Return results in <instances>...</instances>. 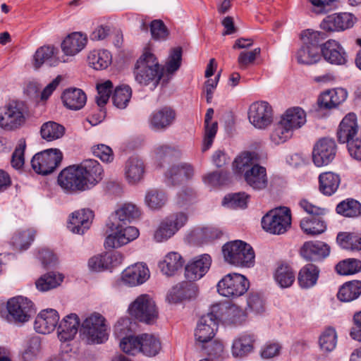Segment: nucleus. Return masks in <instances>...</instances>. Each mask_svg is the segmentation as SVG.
<instances>
[{"mask_svg": "<svg viewBox=\"0 0 361 361\" xmlns=\"http://www.w3.org/2000/svg\"><path fill=\"white\" fill-rule=\"evenodd\" d=\"M63 154L58 149H49L36 154L32 159L31 165L38 174L46 176L53 173L62 161Z\"/></svg>", "mask_w": 361, "mask_h": 361, "instance_id": "9", "label": "nucleus"}, {"mask_svg": "<svg viewBox=\"0 0 361 361\" xmlns=\"http://www.w3.org/2000/svg\"><path fill=\"white\" fill-rule=\"evenodd\" d=\"M198 293L196 284L183 281L173 286L167 295V300L171 303H177L185 300L195 298Z\"/></svg>", "mask_w": 361, "mask_h": 361, "instance_id": "24", "label": "nucleus"}, {"mask_svg": "<svg viewBox=\"0 0 361 361\" xmlns=\"http://www.w3.org/2000/svg\"><path fill=\"white\" fill-rule=\"evenodd\" d=\"M64 106L71 110L81 109L87 102L85 93L78 88L66 90L61 96Z\"/></svg>", "mask_w": 361, "mask_h": 361, "instance_id": "33", "label": "nucleus"}, {"mask_svg": "<svg viewBox=\"0 0 361 361\" xmlns=\"http://www.w3.org/2000/svg\"><path fill=\"white\" fill-rule=\"evenodd\" d=\"M354 23L355 18L351 13H339L326 16L319 27L327 32H341L352 27Z\"/></svg>", "mask_w": 361, "mask_h": 361, "instance_id": "17", "label": "nucleus"}, {"mask_svg": "<svg viewBox=\"0 0 361 361\" xmlns=\"http://www.w3.org/2000/svg\"><path fill=\"white\" fill-rule=\"evenodd\" d=\"M34 232L30 230L23 231L13 238V245L20 250H26L34 240Z\"/></svg>", "mask_w": 361, "mask_h": 361, "instance_id": "60", "label": "nucleus"}, {"mask_svg": "<svg viewBox=\"0 0 361 361\" xmlns=\"http://www.w3.org/2000/svg\"><path fill=\"white\" fill-rule=\"evenodd\" d=\"M92 153L104 162H111L114 160V153L109 146L100 144L92 147Z\"/></svg>", "mask_w": 361, "mask_h": 361, "instance_id": "64", "label": "nucleus"}, {"mask_svg": "<svg viewBox=\"0 0 361 361\" xmlns=\"http://www.w3.org/2000/svg\"><path fill=\"white\" fill-rule=\"evenodd\" d=\"M113 84L111 81L106 80L104 83L97 86L98 95L96 97V102L99 107L104 106L108 102L111 93Z\"/></svg>", "mask_w": 361, "mask_h": 361, "instance_id": "57", "label": "nucleus"}, {"mask_svg": "<svg viewBox=\"0 0 361 361\" xmlns=\"http://www.w3.org/2000/svg\"><path fill=\"white\" fill-rule=\"evenodd\" d=\"M249 288V281L240 274H228L217 284V290L224 297L235 298L243 295Z\"/></svg>", "mask_w": 361, "mask_h": 361, "instance_id": "12", "label": "nucleus"}, {"mask_svg": "<svg viewBox=\"0 0 361 361\" xmlns=\"http://www.w3.org/2000/svg\"><path fill=\"white\" fill-rule=\"evenodd\" d=\"M107 226L111 233L107 235L104 242V246L106 248L119 247L139 236V231L134 226L122 228L121 226L114 222L108 223Z\"/></svg>", "mask_w": 361, "mask_h": 361, "instance_id": "11", "label": "nucleus"}, {"mask_svg": "<svg viewBox=\"0 0 361 361\" xmlns=\"http://www.w3.org/2000/svg\"><path fill=\"white\" fill-rule=\"evenodd\" d=\"M280 121L293 132L305 123L306 116L301 108L293 107L286 110Z\"/></svg>", "mask_w": 361, "mask_h": 361, "instance_id": "34", "label": "nucleus"}, {"mask_svg": "<svg viewBox=\"0 0 361 361\" xmlns=\"http://www.w3.org/2000/svg\"><path fill=\"white\" fill-rule=\"evenodd\" d=\"M197 346L204 353L212 357L219 356L224 350L223 344L214 338L209 342L200 343Z\"/></svg>", "mask_w": 361, "mask_h": 361, "instance_id": "56", "label": "nucleus"}, {"mask_svg": "<svg viewBox=\"0 0 361 361\" xmlns=\"http://www.w3.org/2000/svg\"><path fill=\"white\" fill-rule=\"evenodd\" d=\"M164 74V68L159 65L157 57L149 49H145L137 60L133 75L135 81L140 85L152 84L156 87Z\"/></svg>", "mask_w": 361, "mask_h": 361, "instance_id": "3", "label": "nucleus"}, {"mask_svg": "<svg viewBox=\"0 0 361 361\" xmlns=\"http://www.w3.org/2000/svg\"><path fill=\"white\" fill-rule=\"evenodd\" d=\"M361 295V281H351L343 283L337 293L338 299L348 302L358 298Z\"/></svg>", "mask_w": 361, "mask_h": 361, "instance_id": "36", "label": "nucleus"}, {"mask_svg": "<svg viewBox=\"0 0 361 361\" xmlns=\"http://www.w3.org/2000/svg\"><path fill=\"white\" fill-rule=\"evenodd\" d=\"M7 310L14 322L18 323L29 321L35 314L32 302L22 296L10 299L7 302Z\"/></svg>", "mask_w": 361, "mask_h": 361, "instance_id": "15", "label": "nucleus"}, {"mask_svg": "<svg viewBox=\"0 0 361 361\" xmlns=\"http://www.w3.org/2000/svg\"><path fill=\"white\" fill-rule=\"evenodd\" d=\"M360 132L355 114L349 113L339 124L337 130L338 140L343 144L348 143L357 137Z\"/></svg>", "mask_w": 361, "mask_h": 361, "instance_id": "23", "label": "nucleus"}, {"mask_svg": "<svg viewBox=\"0 0 361 361\" xmlns=\"http://www.w3.org/2000/svg\"><path fill=\"white\" fill-rule=\"evenodd\" d=\"M150 32L152 37L155 40H166L169 31L164 22L161 20H154L150 23Z\"/></svg>", "mask_w": 361, "mask_h": 361, "instance_id": "54", "label": "nucleus"}, {"mask_svg": "<svg viewBox=\"0 0 361 361\" xmlns=\"http://www.w3.org/2000/svg\"><path fill=\"white\" fill-rule=\"evenodd\" d=\"M132 95V90L128 85L117 87L112 96L114 105L118 109H125Z\"/></svg>", "mask_w": 361, "mask_h": 361, "instance_id": "50", "label": "nucleus"}, {"mask_svg": "<svg viewBox=\"0 0 361 361\" xmlns=\"http://www.w3.org/2000/svg\"><path fill=\"white\" fill-rule=\"evenodd\" d=\"M109 326L103 315L98 312L89 314L80 325L82 339L87 344H101L108 340Z\"/></svg>", "mask_w": 361, "mask_h": 361, "instance_id": "5", "label": "nucleus"}, {"mask_svg": "<svg viewBox=\"0 0 361 361\" xmlns=\"http://www.w3.org/2000/svg\"><path fill=\"white\" fill-rule=\"evenodd\" d=\"M260 53V48H255L250 51H243L240 52L237 59L239 68L242 70L246 69L249 66L254 63Z\"/></svg>", "mask_w": 361, "mask_h": 361, "instance_id": "55", "label": "nucleus"}, {"mask_svg": "<svg viewBox=\"0 0 361 361\" xmlns=\"http://www.w3.org/2000/svg\"><path fill=\"white\" fill-rule=\"evenodd\" d=\"M321 52L325 61L336 65L346 63V54L341 45L334 39H329L321 45Z\"/></svg>", "mask_w": 361, "mask_h": 361, "instance_id": "26", "label": "nucleus"}, {"mask_svg": "<svg viewBox=\"0 0 361 361\" xmlns=\"http://www.w3.org/2000/svg\"><path fill=\"white\" fill-rule=\"evenodd\" d=\"M182 61V48L180 47L171 49L168 60L163 67L168 73L172 74L178 70Z\"/></svg>", "mask_w": 361, "mask_h": 361, "instance_id": "53", "label": "nucleus"}, {"mask_svg": "<svg viewBox=\"0 0 361 361\" xmlns=\"http://www.w3.org/2000/svg\"><path fill=\"white\" fill-rule=\"evenodd\" d=\"M111 55L107 50H94L89 53L87 62L95 70L106 68L111 63Z\"/></svg>", "mask_w": 361, "mask_h": 361, "instance_id": "39", "label": "nucleus"}, {"mask_svg": "<svg viewBox=\"0 0 361 361\" xmlns=\"http://www.w3.org/2000/svg\"><path fill=\"white\" fill-rule=\"evenodd\" d=\"M224 260L233 266L251 267L255 264V252L247 243L235 240L224 244L222 247Z\"/></svg>", "mask_w": 361, "mask_h": 361, "instance_id": "4", "label": "nucleus"}, {"mask_svg": "<svg viewBox=\"0 0 361 361\" xmlns=\"http://www.w3.org/2000/svg\"><path fill=\"white\" fill-rule=\"evenodd\" d=\"M255 342L252 334H242L235 338L232 344L231 353L235 357H244L251 353L254 350Z\"/></svg>", "mask_w": 361, "mask_h": 361, "instance_id": "31", "label": "nucleus"}, {"mask_svg": "<svg viewBox=\"0 0 361 361\" xmlns=\"http://www.w3.org/2000/svg\"><path fill=\"white\" fill-rule=\"evenodd\" d=\"M277 284L283 288H288L295 281V274L293 269L287 264L279 265L274 274Z\"/></svg>", "mask_w": 361, "mask_h": 361, "instance_id": "41", "label": "nucleus"}, {"mask_svg": "<svg viewBox=\"0 0 361 361\" xmlns=\"http://www.w3.org/2000/svg\"><path fill=\"white\" fill-rule=\"evenodd\" d=\"M140 352L148 357L157 355L161 349L159 339L154 335L149 334H140Z\"/></svg>", "mask_w": 361, "mask_h": 361, "instance_id": "38", "label": "nucleus"}, {"mask_svg": "<svg viewBox=\"0 0 361 361\" xmlns=\"http://www.w3.org/2000/svg\"><path fill=\"white\" fill-rule=\"evenodd\" d=\"M336 341L337 336L335 329L331 327L326 329L319 336L320 350L324 353L332 351L336 345Z\"/></svg>", "mask_w": 361, "mask_h": 361, "instance_id": "48", "label": "nucleus"}, {"mask_svg": "<svg viewBox=\"0 0 361 361\" xmlns=\"http://www.w3.org/2000/svg\"><path fill=\"white\" fill-rule=\"evenodd\" d=\"M59 320V315L54 309L44 310L37 316L34 328L39 334H46L52 332Z\"/></svg>", "mask_w": 361, "mask_h": 361, "instance_id": "25", "label": "nucleus"}, {"mask_svg": "<svg viewBox=\"0 0 361 361\" xmlns=\"http://www.w3.org/2000/svg\"><path fill=\"white\" fill-rule=\"evenodd\" d=\"M336 145L332 139L324 138L317 143V167L328 165L335 157Z\"/></svg>", "mask_w": 361, "mask_h": 361, "instance_id": "32", "label": "nucleus"}, {"mask_svg": "<svg viewBox=\"0 0 361 361\" xmlns=\"http://www.w3.org/2000/svg\"><path fill=\"white\" fill-rule=\"evenodd\" d=\"M40 349V341L37 337L31 338L27 343L23 353V358L26 360H32L38 354Z\"/></svg>", "mask_w": 361, "mask_h": 361, "instance_id": "62", "label": "nucleus"}, {"mask_svg": "<svg viewBox=\"0 0 361 361\" xmlns=\"http://www.w3.org/2000/svg\"><path fill=\"white\" fill-rule=\"evenodd\" d=\"M167 197L166 194L157 189H150L147 191L145 202L148 207L152 209H159L161 208L166 202Z\"/></svg>", "mask_w": 361, "mask_h": 361, "instance_id": "46", "label": "nucleus"}, {"mask_svg": "<svg viewBox=\"0 0 361 361\" xmlns=\"http://www.w3.org/2000/svg\"><path fill=\"white\" fill-rule=\"evenodd\" d=\"M348 92L343 88H335L326 90L322 92L317 100L319 109H317V118H324L326 115L323 113V109H331L338 106L345 101Z\"/></svg>", "mask_w": 361, "mask_h": 361, "instance_id": "16", "label": "nucleus"}, {"mask_svg": "<svg viewBox=\"0 0 361 361\" xmlns=\"http://www.w3.org/2000/svg\"><path fill=\"white\" fill-rule=\"evenodd\" d=\"M26 108L23 102L11 101L0 107V127L15 129L25 121Z\"/></svg>", "mask_w": 361, "mask_h": 361, "instance_id": "8", "label": "nucleus"}, {"mask_svg": "<svg viewBox=\"0 0 361 361\" xmlns=\"http://www.w3.org/2000/svg\"><path fill=\"white\" fill-rule=\"evenodd\" d=\"M187 221L188 216L184 212H177L169 215L160 222L154 231V240L158 243L168 240L184 226Z\"/></svg>", "mask_w": 361, "mask_h": 361, "instance_id": "10", "label": "nucleus"}, {"mask_svg": "<svg viewBox=\"0 0 361 361\" xmlns=\"http://www.w3.org/2000/svg\"><path fill=\"white\" fill-rule=\"evenodd\" d=\"M291 225L290 211L286 207L270 210L262 219V226L271 234L286 233Z\"/></svg>", "mask_w": 361, "mask_h": 361, "instance_id": "6", "label": "nucleus"}, {"mask_svg": "<svg viewBox=\"0 0 361 361\" xmlns=\"http://www.w3.org/2000/svg\"><path fill=\"white\" fill-rule=\"evenodd\" d=\"M176 112L169 106L154 111L149 117V128L154 131H164L175 121Z\"/></svg>", "mask_w": 361, "mask_h": 361, "instance_id": "20", "label": "nucleus"}, {"mask_svg": "<svg viewBox=\"0 0 361 361\" xmlns=\"http://www.w3.org/2000/svg\"><path fill=\"white\" fill-rule=\"evenodd\" d=\"M218 307V305L213 306L212 312L200 319L195 329L196 345L209 342L212 338H214L219 321L218 316L214 314V312Z\"/></svg>", "mask_w": 361, "mask_h": 361, "instance_id": "13", "label": "nucleus"}, {"mask_svg": "<svg viewBox=\"0 0 361 361\" xmlns=\"http://www.w3.org/2000/svg\"><path fill=\"white\" fill-rule=\"evenodd\" d=\"M104 169L98 161L86 159L61 171L58 183L67 193L90 190L102 181Z\"/></svg>", "mask_w": 361, "mask_h": 361, "instance_id": "1", "label": "nucleus"}, {"mask_svg": "<svg viewBox=\"0 0 361 361\" xmlns=\"http://www.w3.org/2000/svg\"><path fill=\"white\" fill-rule=\"evenodd\" d=\"M80 322L76 314L71 313L66 315L59 323L58 326V337L61 341L73 339L76 335Z\"/></svg>", "mask_w": 361, "mask_h": 361, "instance_id": "30", "label": "nucleus"}, {"mask_svg": "<svg viewBox=\"0 0 361 361\" xmlns=\"http://www.w3.org/2000/svg\"><path fill=\"white\" fill-rule=\"evenodd\" d=\"M149 278L147 267L142 263H136L123 270L121 281L126 286L133 287L144 283Z\"/></svg>", "mask_w": 361, "mask_h": 361, "instance_id": "19", "label": "nucleus"}, {"mask_svg": "<svg viewBox=\"0 0 361 361\" xmlns=\"http://www.w3.org/2000/svg\"><path fill=\"white\" fill-rule=\"evenodd\" d=\"M336 212L345 217H357L361 215V204L355 200L347 199L337 205Z\"/></svg>", "mask_w": 361, "mask_h": 361, "instance_id": "43", "label": "nucleus"}, {"mask_svg": "<svg viewBox=\"0 0 361 361\" xmlns=\"http://www.w3.org/2000/svg\"><path fill=\"white\" fill-rule=\"evenodd\" d=\"M319 191L326 196H331L337 190L340 184L339 176L333 172H324L319 175Z\"/></svg>", "mask_w": 361, "mask_h": 361, "instance_id": "37", "label": "nucleus"}, {"mask_svg": "<svg viewBox=\"0 0 361 361\" xmlns=\"http://www.w3.org/2000/svg\"><path fill=\"white\" fill-rule=\"evenodd\" d=\"M249 195L245 192L229 194L223 200L222 204L228 207L244 209L247 207V201Z\"/></svg>", "mask_w": 361, "mask_h": 361, "instance_id": "52", "label": "nucleus"}, {"mask_svg": "<svg viewBox=\"0 0 361 361\" xmlns=\"http://www.w3.org/2000/svg\"><path fill=\"white\" fill-rule=\"evenodd\" d=\"M204 137L202 149V152L208 150L212 146L217 132L218 123L217 122L204 123Z\"/></svg>", "mask_w": 361, "mask_h": 361, "instance_id": "63", "label": "nucleus"}, {"mask_svg": "<svg viewBox=\"0 0 361 361\" xmlns=\"http://www.w3.org/2000/svg\"><path fill=\"white\" fill-rule=\"evenodd\" d=\"M336 271L340 275H352L361 271V260L348 258L341 261L336 266Z\"/></svg>", "mask_w": 361, "mask_h": 361, "instance_id": "49", "label": "nucleus"}, {"mask_svg": "<svg viewBox=\"0 0 361 361\" xmlns=\"http://www.w3.org/2000/svg\"><path fill=\"white\" fill-rule=\"evenodd\" d=\"M297 60L299 63L312 65L316 63V47L308 48L301 46L297 52Z\"/></svg>", "mask_w": 361, "mask_h": 361, "instance_id": "58", "label": "nucleus"}, {"mask_svg": "<svg viewBox=\"0 0 361 361\" xmlns=\"http://www.w3.org/2000/svg\"><path fill=\"white\" fill-rule=\"evenodd\" d=\"M183 264L184 260L181 255L176 252H171L166 255L159 266L164 274L171 276L181 269Z\"/></svg>", "mask_w": 361, "mask_h": 361, "instance_id": "35", "label": "nucleus"}, {"mask_svg": "<svg viewBox=\"0 0 361 361\" xmlns=\"http://www.w3.org/2000/svg\"><path fill=\"white\" fill-rule=\"evenodd\" d=\"M124 177L130 185H137L144 178L145 173V165L142 159L133 156L129 157L125 163Z\"/></svg>", "mask_w": 361, "mask_h": 361, "instance_id": "22", "label": "nucleus"}, {"mask_svg": "<svg viewBox=\"0 0 361 361\" xmlns=\"http://www.w3.org/2000/svg\"><path fill=\"white\" fill-rule=\"evenodd\" d=\"M87 37L82 32H75L68 35L61 43V49L65 55L73 56L80 52L87 45Z\"/></svg>", "mask_w": 361, "mask_h": 361, "instance_id": "29", "label": "nucleus"}, {"mask_svg": "<svg viewBox=\"0 0 361 361\" xmlns=\"http://www.w3.org/2000/svg\"><path fill=\"white\" fill-rule=\"evenodd\" d=\"M128 311L131 316L146 324H152L158 317L155 302L147 294L139 295L130 303Z\"/></svg>", "mask_w": 361, "mask_h": 361, "instance_id": "7", "label": "nucleus"}, {"mask_svg": "<svg viewBox=\"0 0 361 361\" xmlns=\"http://www.w3.org/2000/svg\"><path fill=\"white\" fill-rule=\"evenodd\" d=\"M62 274L56 272H49L42 275L36 281V287L40 291H48L56 288L63 281Z\"/></svg>", "mask_w": 361, "mask_h": 361, "instance_id": "40", "label": "nucleus"}, {"mask_svg": "<svg viewBox=\"0 0 361 361\" xmlns=\"http://www.w3.org/2000/svg\"><path fill=\"white\" fill-rule=\"evenodd\" d=\"M64 133V127L54 121H48L44 123L40 130L42 137L47 141L59 139L63 135Z\"/></svg>", "mask_w": 361, "mask_h": 361, "instance_id": "44", "label": "nucleus"}, {"mask_svg": "<svg viewBox=\"0 0 361 361\" xmlns=\"http://www.w3.org/2000/svg\"><path fill=\"white\" fill-rule=\"evenodd\" d=\"M57 54L58 49L54 46L44 45L39 47L33 55V67L39 69L44 63L50 67L56 66L60 62Z\"/></svg>", "mask_w": 361, "mask_h": 361, "instance_id": "28", "label": "nucleus"}, {"mask_svg": "<svg viewBox=\"0 0 361 361\" xmlns=\"http://www.w3.org/2000/svg\"><path fill=\"white\" fill-rule=\"evenodd\" d=\"M233 171L242 176L250 188L255 190H262L268 185L266 169L257 164L254 152H244L234 160Z\"/></svg>", "mask_w": 361, "mask_h": 361, "instance_id": "2", "label": "nucleus"}, {"mask_svg": "<svg viewBox=\"0 0 361 361\" xmlns=\"http://www.w3.org/2000/svg\"><path fill=\"white\" fill-rule=\"evenodd\" d=\"M250 123L257 129L263 130L273 122V109L267 102L259 101L252 103L248 109Z\"/></svg>", "mask_w": 361, "mask_h": 361, "instance_id": "14", "label": "nucleus"}, {"mask_svg": "<svg viewBox=\"0 0 361 361\" xmlns=\"http://www.w3.org/2000/svg\"><path fill=\"white\" fill-rule=\"evenodd\" d=\"M293 131L279 121L274 127L270 135L271 141L274 145H281L288 140L293 135Z\"/></svg>", "mask_w": 361, "mask_h": 361, "instance_id": "47", "label": "nucleus"}, {"mask_svg": "<svg viewBox=\"0 0 361 361\" xmlns=\"http://www.w3.org/2000/svg\"><path fill=\"white\" fill-rule=\"evenodd\" d=\"M204 182L210 185H221L229 180V173L226 171H214L204 176Z\"/></svg>", "mask_w": 361, "mask_h": 361, "instance_id": "59", "label": "nucleus"}, {"mask_svg": "<svg viewBox=\"0 0 361 361\" xmlns=\"http://www.w3.org/2000/svg\"><path fill=\"white\" fill-rule=\"evenodd\" d=\"M135 323L132 322L129 318H121L116 324L114 326V334L118 338H123L131 335L133 326Z\"/></svg>", "mask_w": 361, "mask_h": 361, "instance_id": "61", "label": "nucleus"}, {"mask_svg": "<svg viewBox=\"0 0 361 361\" xmlns=\"http://www.w3.org/2000/svg\"><path fill=\"white\" fill-rule=\"evenodd\" d=\"M298 279L302 288L314 286L316 283V266L313 264H306L299 271Z\"/></svg>", "mask_w": 361, "mask_h": 361, "instance_id": "45", "label": "nucleus"}, {"mask_svg": "<svg viewBox=\"0 0 361 361\" xmlns=\"http://www.w3.org/2000/svg\"><path fill=\"white\" fill-rule=\"evenodd\" d=\"M194 176L193 166L188 163H180L172 165L165 173L166 183L169 185L176 186L183 183Z\"/></svg>", "mask_w": 361, "mask_h": 361, "instance_id": "21", "label": "nucleus"}, {"mask_svg": "<svg viewBox=\"0 0 361 361\" xmlns=\"http://www.w3.org/2000/svg\"><path fill=\"white\" fill-rule=\"evenodd\" d=\"M93 218V212L89 209L76 211L72 213L68 228L73 233L83 234L89 229Z\"/></svg>", "mask_w": 361, "mask_h": 361, "instance_id": "27", "label": "nucleus"}, {"mask_svg": "<svg viewBox=\"0 0 361 361\" xmlns=\"http://www.w3.org/2000/svg\"><path fill=\"white\" fill-rule=\"evenodd\" d=\"M140 214V210L135 204L131 202H126L116 210L114 215L115 218L118 219L120 221L126 223L137 219Z\"/></svg>", "mask_w": 361, "mask_h": 361, "instance_id": "42", "label": "nucleus"}, {"mask_svg": "<svg viewBox=\"0 0 361 361\" xmlns=\"http://www.w3.org/2000/svg\"><path fill=\"white\" fill-rule=\"evenodd\" d=\"M140 335L124 336L120 341L121 349L127 354L136 355L140 352Z\"/></svg>", "mask_w": 361, "mask_h": 361, "instance_id": "51", "label": "nucleus"}, {"mask_svg": "<svg viewBox=\"0 0 361 361\" xmlns=\"http://www.w3.org/2000/svg\"><path fill=\"white\" fill-rule=\"evenodd\" d=\"M212 264V257L203 254L193 258L185 267V276L189 281H196L203 277Z\"/></svg>", "mask_w": 361, "mask_h": 361, "instance_id": "18", "label": "nucleus"}]
</instances>
